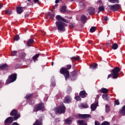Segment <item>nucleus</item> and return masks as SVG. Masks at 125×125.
Here are the masks:
<instances>
[{
    "instance_id": "nucleus-1",
    "label": "nucleus",
    "mask_w": 125,
    "mask_h": 125,
    "mask_svg": "<svg viewBox=\"0 0 125 125\" xmlns=\"http://www.w3.org/2000/svg\"><path fill=\"white\" fill-rule=\"evenodd\" d=\"M121 71V69L118 67H115L112 70V73L111 74H109L107 77V79H109L112 77V79H117L119 77V72Z\"/></svg>"
},
{
    "instance_id": "nucleus-2",
    "label": "nucleus",
    "mask_w": 125,
    "mask_h": 125,
    "mask_svg": "<svg viewBox=\"0 0 125 125\" xmlns=\"http://www.w3.org/2000/svg\"><path fill=\"white\" fill-rule=\"evenodd\" d=\"M54 111L57 114H64L65 112H66V109L65 108V105H64V104L62 102L61 103L60 106H59L58 108H56L54 109Z\"/></svg>"
},
{
    "instance_id": "nucleus-3",
    "label": "nucleus",
    "mask_w": 125,
    "mask_h": 125,
    "mask_svg": "<svg viewBox=\"0 0 125 125\" xmlns=\"http://www.w3.org/2000/svg\"><path fill=\"white\" fill-rule=\"evenodd\" d=\"M56 25L58 28L59 32H64V31H65V26H66V23L61 21H57L56 22Z\"/></svg>"
},
{
    "instance_id": "nucleus-4",
    "label": "nucleus",
    "mask_w": 125,
    "mask_h": 125,
    "mask_svg": "<svg viewBox=\"0 0 125 125\" xmlns=\"http://www.w3.org/2000/svg\"><path fill=\"white\" fill-rule=\"evenodd\" d=\"M16 79H17V74H13L10 75L6 82V84H8V83H13V82H15L16 81Z\"/></svg>"
},
{
    "instance_id": "nucleus-5",
    "label": "nucleus",
    "mask_w": 125,
    "mask_h": 125,
    "mask_svg": "<svg viewBox=\"0 0 125 125\" xmlns=\"http://www.w3.org/2000/svg\"><path fill=\"white\" fill-rule=\"evenodd\" d=\"M61 74H62L64 76L65 80H67L70 76L69 71L66 68H61L60 70Z\"/></svg>"
},
{
    "instance_id": "nucleus-6",
    "label": "nucleus",
    "mask_w": 125,
    "mask_h": 125,
    "mask_svg": "<svg viewBox=\"0 0 125 125\" xmlns=\"http://www.w3.org/2000/svg\"><path fill=\"white\" fill-rule=\"evenodd\" d=\"M43 108H44V104L43 103H41L35 106V109H34V111L38 112V111L40 110H42V111H43Z\"/></svg>"
},
{
    "instance_id": "nucleus-7",
    "label": "nucleus",
    "mask_w": 125,
    "mask_h": 125,
    "mask_svg": "<svg viewBox=\"0 0 125 125\" xmlns=\"http://www.w3.org/2000/svg\"><path fill=\"white\" fill-rule=\"evenodd\" d=\"M109 7L111 10H113V11H116V10H118V9L120 8V5L117 4L113 5H109Z\"/></svg>"
},
{
    "instance_id": "nucleus-8",
    "label": "nucleus",
    "mask_w": 125,
    "mask_h": 125,
    "mask_svg": "<svg viewBox=\"0 0 125 125\" xmlns=\"http://www.w3.org/2000/svg\"><path fill=\"white\" fill-rule=\"evenodd\" d=\"M56 18L57 20H58V21H63V22H65V23H69V21L65 20L64 18H62V17H61V16L60 15H58Z\"/></svg>"
},
{
    "instance_id": "nucleus-9",
    "label": "nucleus",
    "mask_w": 125,
    "mask_h": 125,
    "mask_svg": "<svg viewBox=\"0 0 125 125\" xmlns=\"http://www.w3.org/2000/svg\"><path fill=\"white\" fill-rule=\"evenodd\" d=\"M71 101H72V98H71V97L69 96H66L63 100V102L64 103L69 104L71 103Z\"/></svg>"
},
{
    "instance_id": "nucleus-10",
    "label": "nucleus",
    "mask_w": 125,
    "mask_h": 125,
    "mask_svg": "<svg viewBox=\"0 0 125 125\" xmlns=\"http://www.w3.org/2000/svg\"><path fill=\"white\" fill-rule=\"evenodd\" d=\"M87 11L91 15V14H94L95 13V9L93 7H89L87 9Z\"/></svg>"
},
{
    "instance_id": "nucleus-11",
    "label": "nucleus",
    "mask_w": 125,
    "mask_h": 125,
    "mask_svg": "<svg viewBox=\"0 0 125 125\" xmlns=\"http://www.w3.org/2000/svg\"><path fill=\"white\" fill-rule=\"evenodd\" d=\"M78 117L81 119H85V118H90L91 116L89 114H79Z\"/></svg>"
},
{
    "instance_id": "nucleus-12",
    "label": "nucleus",
    "mask_w": 125,
    "mask_h": 125,
    "mask_svg": "<svg viewBox=\"0 0 125 125\" xmlns=\"http://www.w3.org/2000/svg\"><path fill=\"white\" fill-rule=\"evenodd\" d=\"M13 122V118L12 117H9L5 120V123H8V124H11Z\"/></svg>"
},
{
    "instance_id": "nucleus-13",
    "label": "nucleus",
    "mask_w": 125,
    "mask_h": 125,
    "mask_svg": "<svg viewBox=\"0 0 125 125\" xmlns=\"http://www.w3.org/2000/svg\"><path fill=\"white\" fill-rule=\"evenodd\" d=\"M80 96L81 98L86 97V93H85V91H81L80 93Z\"/></svg>"
},
{
    "instance_id": "nucleus-14",
    "label": "nucleus",
    "mask_w": 125,
    "mask_h": 125,
    "mask_svg": "<svg viewBox=\"0 0 125 125\" xmlns=\"http://www.w3.org/2000/svg\"><path fill=\"white\" fill-rule=\"evenodd\" d=\"M23 7H17V12L18 14H21L23 12Z\"/></svg>"
},
{
    "instance_id": "nucleus-15",
    "label": "nucleus",
    "mask_w": 125,
    "mask_h": 125,
    "mask_svg": "<svg viewBox=\"0 0 125 125\" xmlns=\"http://www.w3.org/2000/svg\"><path fill=\"white\" fill-rule=\"evenodd\" d=\"M74 121V118H67L66 120V124H67V125H71L72 124V122Z\"/></svg>"
},
{
    "instance_id": "nucleus-16",
    "label": "nucleus",
    "mask_w": 125,
    "mask_h": 125,
    "mask_svg": "<svg viewBox=\"0 0 125 125\" xmlns=\"http://www.w3.org/2000/svg\"><path fill=\"white\" fill-rule=\"evenodd\" d=\"M81 21L82 23H85L86 22V17L84 15L81 16Z\"/></svg>"
},
{
    "instance_id": "nucleus-17",
    "label": "nucleus",
    "mask_w": 125,
    "mask_h": 125,
    "mask_svg": "<svg viewBox=\"0 0 125 125\" xmlns=\"http://www.w3.org/2000/svg\"><path fill=\"white\" fill-rule=\"evenodd\" d=\"M100 92H102V93H108L109 92V90H107V89H106L105 88H102L100 90Z\"/></svg>"
},
{
    "instance_id": "nucleus-18",
    "label": "nucleus",
    "mask_w": 125,
    "mask_h": 125,
    "mask_svg": "<svg viewBox=\"0 0 125 125\" xmlns=\"http://www.w3.org/2000/svg\"><path fill=\"white\" fill-rule=\"evenodd\" d=\"M97 104H92L91 105V109L92 111H95L96 108L97 107Z\"/></svg>"
},
{
    "instance_id": "nucleus-19",
    "label": "nucleus",
    "mask_w": 125,
    "mask_h": 125,
    "mask_svg": "<svg viewBox=\"0 0 125 125\" xmlns=\"http://www.w3.org/2000/svg\"><path fill=\"white\" fill-rule=\"evenodd\" d=\"M70 59L72 62H74L75 61H78V60H79L80 57H73L72 58H70Z\"/></svg>"
},
{
    "instance_id": "nucleus-20",
    "label": "nucleus",
    "mask_w": 125,
    "mask_h": 125,
    "mask_svg": "<svg viewBox=\"0 0 125 125\" xmlns=\"http://www.w3.org/2000/svg\"><path fill=\"white\" fill-rule=\"evenodd\" d=\"M33 42H34V40L32 39H29L27 42V44L28 45V46H31V44H32V43H33Z\"/></svg>"
},
{
    "instance_id": "nucleus-21",
    "label": "nucleus",
    "mask_w": 125,
    "mask_h": 125,
    "mask_svg": "<svg viewBox=\"0 0 125 125\" xmlns=\"http://www.w3.org/2000/svg\"><path fill=\"white\" fill-rule=\"evenodd\" d=\"M8 68V65L6 64H0V69H7Z\"/></svg>"
},
{
    "instance_id": "nucleus-22",
    "label": "nucleus",
    "mask_w": 125,
    "mask_h": 125,
    "mask_svg": "<svg viewBox=\"0 0 125 125\" xmlns=\"http://www.w3.org/2000/svg\"><path fill=\"white\" fill-rule=\"evenodd\" d=\"M102 97L104 100H106V101H108L109 100V96L107 95L106 94H104L102 96Z\"/></svg>"
},
{
    "instance_id": "nucleus-23",
    "label": "nucleus",
    "mask_w": 125,
    "mask_h": 125,
    "mask_svg": "<svg viewBox=\"0 0 125 125\" xmlns=\"http://www.w3.org/2000/svg\"><path fill=\"white\" fill-rule=\"evenodd\" d=\"M17 114V111L15 109H13L10 113L11 116H15Z\"/></svg>"
},
{
    "instance_id": "nucleus-24",
    "label": "nucleus",
    "mask_w": 125,
    "mask_h": 125,
    "mask_svg": "<svg viewBox=\"0 0 125 125\" xmlns=\"http://www.w3.org/2000/svg\"><path fill=\"white\" fill-rule=\"evenodd\" d=\"M78 123L80 125H84L86 124L84 120H79Z\"/></svg>"
},
{
    "instance_id": "nucleus-25",
    "label": "nucleus",
    "mask_w": 125,
    "mask_h": 125,
    "mask_svg": "<svg viewBox=\"0 0 125 125\" xmlns=\"http://www.w3.org/2000/svg\"><path fill=\"white\" fill-rule=\"evenodd\" d=\"M90 69H97V63L92 64L90 66Z\"/></svg>"
},
{
    "instance_id": "nucleus-26",
    "label": "nucleus",
    "mask_w": 125,
    "mask_h": 125,
    "mask_svg": "<svg viewBox=\"0 0 125 125\" xmlns=\"http://www.w3.org/2000/svg\"><path fill=\"white\" fill-rule=\"evenodd\" d=\"M67 8V7L66 6H64L61 8V12L62 13H64L66 11V9Z\"/></svg>"
},
{
    "instance_id": "nucleus-27",
    "label": "nucleus",
    "mask_w": 125,
    "mask_h": 125,
    "mask_svg": "<svg viewBox=\"0 0 125 125\" xmlns=\"http://www.w3.org/2000/svg\"><path fill=\"white\" fill-rule=\"evenodd\" d=\"M74 74H75V75H72L71 77V79L72 81H75V79H77V77H76V76H77V74H76V72H73V74L74 75Z\"/></svg>"
},
{
    "instance_id": "nucleus-28",
    "label": "nucleus",
    "mask_w": 125,
    "mask_h": 125,
    "mask_svg": "<svg viewBox=\"0 0 125 125\" xmlns=\"http://www.w3.org/2000/svg\"><path fill=\"white\" fill-rule=\"evenodd\" d=\"M39 56H40V54H37L36 55L33 56V59L34 62H36V60H37L38 57H39Z\"/></svg>"
},
{
    "instance_id": "nucleus-29",
    "label": "nucleus",
    "mask_w": 125,
    "mask_h": 125,
    "mask_svg": "<svg viewBox=\"0 0 125 125\" xmlns=\"http://www.w3.org/2000/svg\"><path fill=\"white\" fill-rule=\"evenodd\" d=\"M104 10H105V8H104V7L103 6H101L99 8V11L98 12V13H99V12H100V11H104Z\"/></svg>"
},
{
    "instance_id": "nucleus-30",
    "label": "nucleus",
    "mask_w": 125,
    "mask_h": 125,
    "mask_svg": "<svg viewBox=\"0 0 125 125\" xmlns=\"http://www.w3.org/2000/svg\"><path fill=\"white\" fill-rule=\"evenodd\" d=\"M12 13H13V12L10 11V10L7 9L6 11V14H7V15H11Z\"/></svg>"
},
{
    "instance_id": "nucleus-31",
    "label": "nucleus",
    "mask_w": 125,
    "mask_h": 125,
    "mask_svg": "<svg viewBox=\"0 0 125 125\" xmlns=\"http://www.w3.org/2000/svg\"><path fill=\"white\" fill-rule=\"evenodd\" d=\"M120 113L125 115V105L122 108V109L120 111Z\"/></svg>"
},
{
    "instance_id": "nucleus-32",
    "label": "nucleus",
    "mask_w": 125,
    "mask_h": 125,
    "mask_svg": "<svg viewBox=\"0 0 125 125\" xmlns=\"http://www.w3.org/2000/svg\"><path fill=\"white\" fill-rule=\"evenodd\" d=\"M81 107L82 108H88V105H87V104H82L81 105Z\"/></svg>"
},
{
    "instance_id": "nucleus-33",
    "label": "nucleus",
    "mask_w": 125,
    "mask_h": 125,
    "mask_svg": "<svg viewBox=\"0 0 125 125\" xmlns=\"http://www.w3.org/2000/svg\"><path fill=\"white\" fill-rule=\"evenodd\" d=\"M95 30H96V27H92L90 29V32L91 33H94V32H95Z\"/></svg>"
},
{
    "instance_id": "nucleus-34",
    "label": "nucleus",
    "mask_w": 125,
    "mask_h": 125,
    "mask_svg": "<svg viewBox=\"0 0 125 125\" xmlns=\"http://www.w3.org/2000/svg\"><path fill=\"white\" fill-rule=\"evenodd\" d=\"M109 2H112V3H115V2H117L119 3V0H108Z\"/></svg>"
},
{
    "instance_id": "nucleus-35",
    "label": "nucleus",
    "mask_w": 125,
    "mask_h": 125,
    "mask_svg": "<svg viewBox=\"0 0 125 125\" xmlns=\"http://www.w3.org/2000/svg\"><path fill=\"white\" fill-rule=\"evenodd\" d=\"M48 15H49V17H50V18L52 19H53V18H54L55 15H54V14H53V13H49Z\"/></svg>"
},
{
    "instance_id": "nucleus-36",
    "label": "nucleus",
    "mask_w": 125,
    "mask_h": 125,
    "mask_svg": "<svg viewBox=\"0 0 125 125\" xmlns=\"http://www.w3.org/2000/svg\"><path fill=\"white\" fill-rule=\"evenodd\" d=\"M112 48L113 49H117L118 48V44L115 43L112 45Z\"/></svg>"
},
{
    "instance_id": "nucleus-37",
    "label": "nucleus",
    "mask_w": 125,
    "mask_h": 125,
    "mask_svg": "<svg viewBox=\"0 0 125 125\" xmlns=\"http://www.w3.org/2000/svg\"><path fill=\"white\" fill-rule=\"evenodd\" d=\"M19 118H20V114H17L15 116H14V120H18V119H19Z\"/></svg>"
},
{
    "instance_id": "nucleus-38",
    "label": "nucleus",
    "mask_w": 125,
    "mask_h": 125,
    "mask_svg": "<svg viewBox=\"0 0 125 125\" xmlns=\"http://www.w3.org/2000/svg\"><path fill=\"white\" fill-rule=\"evenodd\" d=\"M20 39V38L19 37V35H17L15 37L14 41H16L17 42V41H19Z\"/></svg>"
},
{
    "instance_id": "nucleus-39",
    "label": "nucleus",
    "mask_w": 125,
    "mask_h": 125,
    "mask_svg": "<svg viewBox=\"0 0 125 125\" xmlns=\"http://www.w3.org/2000/svg\"><path fill=\"white\" fill-rule=\"evenodd\" d=\"M102 125H110V123L107 121H104L102 124Z\"/></svg>"
},
{
    "instance_id": "nucleus-40",
    "label": "nucleus",
    "mask_w": 125,
    "mask_h": 125,
    "mask_svg": "<svg viewBox=\"0 0 125 125\" xmlns=\"http://www.w3.org/2000/svg\"><path fill=\"white\" fill-rule=\"evenodd\" d=\"M17 54V51H14L12 52L11 55L12 56H15V55H16Z\"/></svg>"
},
{
    "instance_id": "nucleus-41",
    "label": "nucleus",
    "mask_w": 125,
    "mask_h": 125,
    "mask_svg": "<svg viewBox=\"0 0 125 125\" xmlns=\"http://www.w3.org/2000/svg\"><path fill=\"white\" fill-rule=\"evenodd\" d=\"M51 86H54L55 85V82L54 81V79H53V80L51 81Z\"/></svg>"
},
{
    "instance_id": "nucleus-42",
    "label": "nucleus",
    "mask_w": 125,
    "mask_h": 125,
    "mask_svg": "<svg viewBox=\"0 0 125 125\" xmlns=\"http://www.w3.org/2000/svg\"><path fill=\"white\" fill-rule=\"evenodd\" d=\"M75 99L77 100V101H81L82 100V99L79 96H76L75 97Z\"/></svg>"
},
{
    "instance_id": "nucleus-43",
    "label": "nucleus",
    "mask_w": 125,
    "mask_h": 125,
    "mask_svg": "<svg viewBox=\"0 0 125 125\" xmlns=\"http://www.w3.org/2000/svg\"><path fill=\"white\" fill-rule=\"evenodd\" d=\"M31 97H32V95L31 94H28L26 96V99H29V98Z\"/></svg>"
},
{
    "instance_id": "nucleus-44",
    "label": "nucleus",
    "mask_w": 125,
    "mask_h": 125,
    "mask_svg": "<svg viewBox=\"0 0 125 125\" xmlns=\"http://www.w3.org/2000/svg\"><path fill=\"white\" fill-rule=\"evenodd\" d=\"M72 91V89L70 87H68L67 92V93H70Z\"/></svg>"
},
{
    "instance_id": "nucleus-45",
    "label": "nucleus",
    "mask_w": 125,
    "mask_h": 125,
    "mask_svg": "<svg viewBox=\"0 0 125 125\" xmlns=\"http://www.w3.org/2000/svg\"><path fill=\"white\" fill-rule=\"evenodd\" d=\"M115 103L116 105H119L120 104V103L119 102V100H116L115 101Z\"/></svg>"
},
{
    "instance_id": "nucleus-46",
    "label": "nucleus",
    "mask_w": 125,
    "mask_h": 125,
    "mask_svg": "<svg viewBox=\"0 0 125 125\" xmlns=\"http://www.w3.org/2000/svg\"><path fill=\"white\" fill-rule=\"evenodd\" d=\"M79 5L80 6H83L84 5V4L83 2H80Z\"/></svg>"
},
{
    "instance_id": "nucleus-47",
    "label": "nucleus",
    "mask_w": 125,
    "mask_h": 125,
    "mask_svg": "<svg viewBox=\"0 0 125 125\" xmlns=\"http://www.w3.org/2000/svg\"><path fill=\"white\" fill-rule=\"evenodd\" d=\"M71 68L72 65H71L70 64L67 65V69H68V70H69V69H71Z\"/></svg>"
},
{
    "instance_id": "nucleus-48",
    "label": "nucleus",
    "mask_w": 125,
    "mask_h": 125,
    "mask_svg": "<svg viewBox=\"0 0 125 125\" xmlns=\"http://www.w3.org/2000/svg\"><path fill=\"white\" fill-rule=\"evenodd\" d=\"M105 112L106 113H108V112H110V108H105Z\"/></svg>"
},
{
    "instance_id": "nucleus-49",
    "label": "nucleus",
    "mask_w": 125,
    "mask_h": 125,
    "mask_svg": "<svg viewBox=\"0 0 125 125\" xmlns=\"http://www.w3.org/2000/svg\"><path fill=\"white\" fill-rule=\"evenodd\" d=\"M34 103H35V102L34 101H31L29 102V104H30L31 105L34 104Z\"/></svg>"
},
{
    "instance_id": "nucleus-50",
    "label": "nucleus",
    "mask_w": 125,
    "mask_h": 125,
    "mask_svg": "<svg viewBox=\"0 0 125 125\" xmlns=\"http://www.w3.org/2000/svg\"><path fill=\"white\" fill-rule=\"evenodd\" d=\"M108 19H109L107 18V17H104V20H105V21H108Z\"/></svg>"
},
{
    "instance_id": "nucleus-51",
    "label": "nucleus",
    "mask_w": 125,
    "mask_h": 125,
    "mask_svg": "<svg viewBox=\"0 0 125 125\" xmlns=\"http://www.w3.org/2000/svg\"><path fill=\"white\" fill-rule=\"evenodd\" d=\"M95 125H100V124H99V122H97V121H96L95 122Z\"/></svg>"
},
{
    "instance_id": "nucleus-52",
    "label": "nucleus",
    "mask_w": 125,
    "mask_h": 125,
    "mask_svg": "<svg viewBox=\"0 0 125 125\" xmlns=\"http://www.w3.org/2000/svg\"><path fill=\"white\" fill-rule=\"evenodd\" d=\"M21 55L23 56V57H25L26 56V54L25 53H22Z\"/></svg>"
},
{
    "instance_id": "nucleus-53",
    "label": "nucleus",
    "mask_w": 125,
    "mask_h": 125,
    "mask_svg": "<svg viewBox=\"0 0 125 125\" xmlns=\"http://www.w3.org/2000/svg\"><path fill=\"white\" fill-rule=\"evenodd\" d=\"M110 108V106H109V105L106 104L105 105V109H108V108Z\"/></svg>"
},
{
    "instance_id": "nucleus-54",
    "label": "nucleus",
    "mask_w": 125,
    "mask_h": 125,
    "mask_svg": "<svg viewBox=\"0 0 125 125\" xmlns=\"http://www.w3.org/2000/svg\"><path fill=\"white\" fill-rule=\"evenodd\" d=\"M12 125H19L17 123L14 122L13 123Z\"/></svg>"
},
{
    "instance_id": "nucleus-55",
    "label": "nucleus",
    "mask_w": 125,
    "mask_h": 125,
    "mask_svg": "<svg viewBox=\"0 0 125 125\" xmlns=\"http://www.w3.org/2000/svg\"><path fill=\"white\" fill-rule=\"evenodd\" d=\"M55 3H59V0H56Z\"/></svg>"
},
{
    "instance_id": "nucleus-56",
    "label": "nucleus",
    "mask_w": 125,
    "mask_h": 125,
    "mask_svg": "<svg viewBox=\"0 0 125 125\" xmlns=\"http://www.w3.org/2000/svg\"><path fill=\"white\" fill-rule=\"evenodd\" d=\"M34 2H35V3H36V2H38V1H39V0H34Z\"/></svg>"
},
{
    "instance_id": "nucleus-57",
    "label": "nucleus",
    "mask_w": 125,
    "mask_h": 125,
    "mask_svg": "<svg viewBox=\"0 0 125 125\" xmlns=\"http://www.w3.org/2000/svg\"><path fill=\"white\" fill-rule=\"evenodd\" d=\"M3 5L2 4H0V9L2 7Z\"/></svg>"
},
{
    "instance_id": "nucleus-58",
    "label": "nucleus",
    "mask_w": 125,
    "mask_h": 125,
    "mask_svg": "<svg viewBox=\"0 0 125 125\" xmlns=\"http://www.w3.org/2000/svg\"><path fill=\"white\" fill-rule=\"evenodd\" d=\"M88 43H89V44H90V43H91L92 41H88Z\"/></svg>"
},
{
    "instance_id": "nucleus-59",
    "label": "nucleus",
    "mask_w": 125,
    "mask_h": 125,
    "mask_svg": "<svg viewBox=\"0 0 125 125\" xmlns=\"http://www.w3.org/2000/svg\"><path fill=\"white\" fill-rule=\"evenodd\" d=\"M51 65L52 66H53V62H52Z\"/></svg>"
},
{
    "instance_id": "nucleus-60",
    "label": "nucleus",
    "mask_w": 125,
    "mask_h": 125,
    "mask_svg": "<svg viewBox=\"0 0 125 125\" xmlns=\"http://www.w3.org/2000/svg\"><path fill=\"white\" fill-rule=\"evenodd\" d=\"M28 1H31V0H28Z\"/></svg>"
}]
</instances>
